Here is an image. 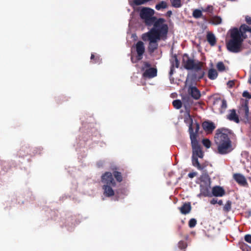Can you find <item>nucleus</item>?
I'll return each instance as SVG.
<instances>
[{
  "label": "nucleus",
  "mask_w": 251,
  "mask_h": 251,
  "mask_svg": "<svg viewBox=\"0 0 251 251\" xmlns=\"http://www.w3.org/2000/svg\"><path fill=\"white\" fill-rule=\"evenodd\" d=\"M217 203L220 205L223 204V201L222 200H220L219 201H217Z\"/></svg>",
  "instance_id": "39"
},
{
  "label": "nucleus",
  "mask_w": 251,
  "mask_h": 251,
  "mask_svg": "<svg viewBox=\"0 0 251 251\" xmlns=\"http://www.w3.org/2000/svg\"><path fill=\"white\" fill-rule=\"evenodd\" d=\"M215 142L220 154H226L233 150L231 141L224 130H218L215 137Z\"/></svg>",
  "instance_id": "3"
},
{
  "label": "nucleus",
  "mask_w": 251,
  "mask_h": 251,
  "mask_svg": "<svg viewBox=\"0 0 251 251\" xmlns=\"http://www.w3.org/2000/svg\"><path fill=\"white\" fill-rule=\"evenodd\" d=\"M197 221L194 219H192L189 221V225L191 227H193L195 226Z\"/></svg>",
  "instance_id": "31"
},
{
  "label": "nucleus",
  "mask_w": 251,
  "mask_h": 251,
  "mask_svg": "<svg viewBox=\"0 0 251 251\" xmlns=\"http://www.w3.org/2000/svg\"><path fill=\"white\" fill-rule=\"evenodd\" d=\"M135 48L138 55L137 57V59L141 60L142 58L143 54L145 52V47L143 43L141 41L138 42Z\"/></svg>",
  "instance_id": "10"
},
{
  "label": "nucleus",
  "mask_w": 251,
  "mask_h": 251,
  "mask_svg": "<svg viewBox=\"0 0 251 251\" xmlns=\"http://www.w3.org/2000/svg\"><path fill=\"white\" fill-rule=\"evenodd\" d=\"M197 134L192 133L190 136V139L191 140V144L193 149L192 156L202 158L203 156V153L197 140Z\"/></svg>",
  "instance_id": "8"
},
{
  "label": "nucleus",
  "mask_w": 251,
  "mask_h": 251,
  "mask_svg": "<svg viewBox=\"0 0 251 251\" xmlns=\"http://www.w3.org/2000/svg\"><path fill=\"white\" fill-rule=\"evenodd\" d=\"M184 121L189 126L190 136L192 134H196L199 129V125L197 123H194L189 112L187 111L184 116Z\"/></svg>",
  "instance_id": "7"
},
{
  "label": "nucleus",
  "mask_w": 251,
  "mask_h": 251,
  "mask_svg": "<svg viewBox=\"0 0 251 251\" xmlns=\"http://www.w3.org/2000/svg\"><path fill=\"white\" fill-rule=\"evenodd\" d=\"M181 244H183V245H182V247L185 248V247H186V245H185V244L184 243H179V245H180Z\"/></svg>",
  "instance_id": "41"
},
{
  "label": "nucleus",
  "mask_w": 251,
  "mask_h": 251,
  "mask_svg": "<svg viewBox=\"0 0 251 251\" xmlns=\"http://www.w3.org/2000/svg\"><path fill=\"white\" fill-rule=\"evenodd\" d=\"M202 143L203 145L207 148H210L211 146L210 141L207 139H204L202 140Z\"/></svg>",
  "instance_id": "29"
},
{
  "label": "nucleus",
  "mask_w": 251,
  "mask_h": 251,
  "mask_svg": "<svg viewBox=\"0 0 251 251\" xmlns=\"http://www.w3.org/2000/svg\"><path fill=\"white\" fill-rule=\"evenodd\" d=\"M235 180L241 185H245L246 183V180L245 177L241 174H235L234 175Z\"/></svg>",
  "instance_id": "15"
},
{
  "label": "nucleus",
  "mask_w": 251,
  "mask_h": 251,
  "mask_svg": "<svg viewBox=\"0 0 251 251\" xmlns=\"http://www.w3.org/2000/svg\"><path fill=\"white\" fill-rule=\"evenodd\" d=\"M226 101L225 100H222V104H221V113L223 112V111L226 109Z\"/></svg>",
  "instance_id": "30"
},
{
  "label": "nucleus",
  "mask_w": 251,
  "mask_h": 251,
  "mask_svg": "<svg viewBox=\"0 0 251 251\" xmlns=\"http://www.w3.org/2000/svg\"><path fill=\"white\" fill-rule=\"evenodd\" d=\"M141 69L143 71V76L145 78H151L157 75V69L151 67L150 64L147 62L143 63Z\"/></svg>",
  "instance_id": "6"
},
{
  "label": "nucleus",
  "mask_w": 251,
  "mask_h": 251,
  "mask_svg": "<svg viewBox=\"0 0 251 251\" xmlns=\"http://www.w3.org/2000/svg\"><path fill=\"white\" fill-rule=\"evenodd\" d=\"M181 213L183 214H186L190 212L191 209V206L189 203H184L180 208Z\"/></svg>",
  "instance_id": "16"
},
{
  "label": "nucleus",
  "mask_w": 251,
  "mask_h": 251,
  "mask_svg": "<svg viewBox=\"0 0 251 251\" xmlns=\"http://www.w3.org/2000/svg\"><path fill=\"white\" fill-rule=\"evenodd\" d=\"M231 208V202L230 201H227L224 206V209L228 211L230 210Z\"/></svg>",
  "instance_id": "32"
},
{
  "label": "nucleus",
  "mask_w": 251,
  "mask_h": 251,
  "mask_svg": "<svg viewBox=\"0 0 251 251\" xmlns=\"http://www.w3.org/2000/svg\"><path fill=\"white\" fill-rule=\"evenodd\" d=\"M154 11L150 8H142L140 12L141 18L148 25L154 24L153 27L148 32L142 35L145 41L149 42V50L153 51L158 46L157 42L165 37L168 32V25L163 19L156 20L154 17Z\"/></svg>",
  "instance_id": "1"
},
{
  "label": "nucleus",
  "mask_w": 251,
  "mask_h": 251,
  "mask_svg": "<svg viewBox=\"0 0 251 251\" xmlns=\"http://www.w3.org/2000/svg\"><path fill=\"white\" fill-rule=\"evenodd\" d=\"M173 6L176 7H180L181 5L180 0H170Z\"/></svg>",
  "instance_id": "27"
},
{
  "label": "nucleus",
  "mask_w": 251,
  "mask_h": 251,
  "mask_svg": "<svg viewBox=\"0 0 251 251\" xmlns=\"http://www.w3.org/2000/svg\"><path fill=\"white\" fill-rule=\"evenodd\" d=\"M212 6H209L207 7V9L205 10V11H208V12H211L212 10Z\"/></svg>",
  "instance_id": "38"
},
{
  "label": "nucleus",
  "mask_w": 251,
  "mask_h": 251,
  "mask_svg": "<svg viewBox=\"0 0 251 251\" xmlns=\"http://www.w3.org/2000/svg\"><path fill=\"white\" fill-rule=\"evenodd\" d=\"M193 16L195 18H199L201 16V11L198 9H196L193 13Z\"/></svg>",
  "instance_id": "28"
},
{
  "label": "nucleus",
  "mask_w": 251,
  "mask_h": 251,
  "mask_svg": "<svg viewBox=\"0 0 251 251\" xmlns=\"http://www.w3.org/2000/svg\"><path fill=\"white\" fill-rule=\"evenodd\" d=\"M245 240L246 242L251 244V235H246L245 236Z\"/></svg>",
  "instance_id": "34"
},
{
  "label": "nucleus",
  "mask_w": 251,
  "mask_h": 251,
  "mask_svg": "<svg viewBox=\"0 0 251 251\" xmlns=\"http://www.w3.org/2000/svg\"><path fill=\"white\" fill-rule=\"evenodd\" d=\"M202 127L203 129L207 132H211L215 128L214 124L209 122H204L203 123Z\"/></svg>",
  "instance_id": "13"
},
{
  "label": "nucleus",
  "mask_w": 251,
  "mask_h": 251,
  "mask_svg": "<svg viewBox=\"0 0 251 251\" xmlns=\"http://www.w3.org/2000/svg\"><path fill=\"white\" fill-rule=\"evenodd\" d=\"M227 117L229 120L233 121L236 123H238L239 122V118L234 110H231L230 111V113Z\"/></svg>",
  "instance_id": "17"
},
{
  "label": "nucleus",
  "mask_w": 251,
  "mask_h": 251,
  "mask_svg": "<svg viewBox=\"0 0 251 251\" xmlns=\"http://www.w3.org/2000/svg\"><path fill=\"white\" fill-rule=\"evenodd\" d=\"M233 83V82H229L228 84L231 87V86H232Z\"/></svg>",
  "instance_id": "40"
},
{
  "label": "nucleus",
  "mask_w": 251,
  "mask_h": 251,
  "mask_svg": "<svg viewBox=\"0 0 251 251\" xmlns=\"http://www.w3.org/2000/svg\"><path fill=\"white\" fill-rule=\"evenodd\" d=\"M94 58V54H92L91 56V59H93Z\"/></svg>",
  "instance_id": "42"
},
{
  "label": "nucleus",
  "mask_w": 251,
  "mask_h": 251,
  "mask_svg": "<svg viewBox=\"0 0 251 251\" xmlns=\"http://www.w3.org/2000/svg\"><path fill=\"white\" fill-rule=\"evenodd\" d=\"M131 61H132V62H135V61H134V59H133V56H132V57H131Z\"/></svg>",
  "instance_id": "43"
},
{
  "label": "nucleus",
  "mask_w": 251,
  "mask_h": 251,
  "mask_svg": "<svg viewBox=\"0 0 251 251\" xmlns=\"http://www.w3.org/2000/svg\"><path fill=\"white\" fill-rule=\"evenodd\" d=\"M217 68L220 72H223L226 70V67L222 62H219L217 64Z\"/></svg>",
  "instance_id": "23"
},
{
  "label": "nucleus",
  "mask_w": 251,
  "mask_h": 251,
  "mask_svg": "<svg viewBox=\"0 0 251 251\" xmlns=\"http://www.w3.org/2000/svg\"><path fill=\"white\" fill-rule=\"evenodd\" d=\"M207 40L211 46H213L216 43V38L213 34L211 32H208L207 34Z\"/></svg>",
  "instance_id": "18"
},
{
  "label": "nucleus",
  "mask_w": 251,
  "mask_h": 251,
  "mask_svg": "<svg viewBox=\"0 0 251 251\" xmlns=\"http://www.w3.org/2000/svg\"><path fill=\"white\" fill-rule=\"evenodd\" d=\"M246 21L247 23H248L249 24H251V18L248 16H247L246 17Z\"/></svg>",
  "instance_id": "35"
},
{
  "label": "nucleus",
  "mask_w": 251,
  "mask_h": 251,
  "mask_svg": "<svg viewBox=\"0 0 251 251\" xmlns=\"http://www.w3.org/2000/svg\"><path fill=\"white\" fill-rule=\"evenodd\" d=\"M196 176V173H189L188 174V176L190 178H193V177H194Z\"/></svg>",
  "instance_id": "36"
},
{
  "label": "nucleus",
  "mask_w": 251,
  "mask_h": 251,
  "mask_svg": "<svg viewBox=\"0 0 251 251\" xmlns=\"http://www.w3.org/2000/svg\"><path fill=\"white\" fill-rule=\"evenodd\" d=\"M239 113L241 115H243L247 119L248 118L249 114V109L247 105V102L243 105L239 109Z\"/></svg>",
  "instance_id": "12"
},
{
  "label": "nucleus",
  "mask_w": 251,
  "mask_h": 251,
  "mask_svg": "<svg viewBox=\"0 0 251 251\" xmlns=\"http://www.w3.org/2000/svg\"><path fill=\"white\" fill-rule=\"evenodd\" d=\"M243 96L244 97H245V98H247L249 99H251V95L250 94V93L246 91H244L243 93Z\"/></svg>",
  "instance_id": "33"
},
{
  "label": "nucleus",
  "mask_w": 251,
  "mask_h": 251,
  "mask_svg": "<svg viewBox=\"0 0 251 251\" xmlns=\"http://www.w3.org/2000/svg\"><path fill=\"white\" fill-rule=\"evenodd\" d=\"M183 62L184 67L187 69L193 70L194 71H198L202 67L203 64L199 61H194L189 59L187 55H184L183 56Z\"/></svg>",
  "instance_id": "5"
},
{
  "label": "nucleus",
  "mask_w": 251,
  "mask_h": 251,
  "mask_svg": "<svg viewBox=\"0 0 251 251\" xmlns=\"http://www.w3.org/2000/svg\"><path fill=\"white\" fill-rule=\"evenodd\" d=\"M189 93L192 97L195 99H198L201 96L200 92L195 87H191L189 89Z\"/></svg>",
  "instance_id": "14"
},
{
  "label": "nucleus",
  "mask_w": 251,
  "mask_h": 251,
  "mask_svg": "<svg viewBox=\"0 0 251 251\" xmlns=\"http://www.w3.org/2000/svg\"><path fill=\"white\" fill-rule=\"evenodd\" d=\"M174 106L176 109H179L182 106V102L180 100H175L173 102Z\"/></svg>",
  "instance_id": "24"
},
{
  "label": "nucleus",
  "mask_w": 251,
  "mask_h": 251,
  "mask_svg": "<svg viewBox=\"0 0 251 251\" xmlns=\"http://www.w3.org/2000/svg\"><path fill=\"white\" fill-rule=\"evenodd\" d=\"M208 77L211 79H215L218 76L217 71L214 69H211L208 72Z\"/></svg>",
  "instance_id": "20"
},
{
  "label": "nucleus",
  "mask_w": 251,
  "mask_h": 251,
  "mask_svg": "<svg viewBox=\"0 0 251 251\" xmlns=\"http://www.w3.org/2000/svg\"><path fill=\"white\" fill-rule=\"evenodd\" d=\"M114 176L118 181L121 182L123 178L120 172H114Z\"/></svg>",
  "instance_id": "25"
},
{
  "label": "nucleus",
  "mask_w": 251,
  "mask_h": 251,
  "mask_svg": "<svg viewBox=\"0 0 251 251\" xmlns=\"http://www.w3.org/2000/svg\"><path fill=\"white\" fill-rule=\"evenodd\" d=\"M167 3L165 1H161L158 4H157L155 6V8L157 10H159L161 9L165 8L167 7Z\"/></svg>",
  "instance_id": "22"
},
{
  "label": "nucleus",
  "mask_w": 251,
  "mask_h": 251,
  "mask_svg": "<svg viewBox=\"0 0 251 251\" xmlns=\"http://www.w3.org/2000/svg\"><path fill=\"white\" fill-rule=\"evenodd\" d=\"M213 195L215 197H223L225 194V191L221 186H214L212 190Z\"/></svg>",
  "instance_id": "11"
},
{
  "label": "nucleus",
  "mask_w": 251,
  "mask_h": 251,
  "mask_svg": "<svg viewBox=\"0 0 251 251\" xmlns=\"http://www.w3.org/2000/svg\"><path fill=\"white\" fill-rule=\"evenodd\" d=\"M198 157L192 156L193 165L199 169H201V167L198 160Z\"/></svg>",
  "instance_id": "21"
},
{
  "label": "nucleus",
  "mask_w": 251,
  "mask_h": 251,
  "mask_svg": "<svg viewBox=\"0 0 251 251\" xmlns=\"http://www.w3.org/2000/svg\"><path fill=\"white\" fill-rule=\"evenodd\" d=\"M246 32L251 35V28L245 25H241L239 30L237 28L231 30V39L227 43V49L234 52L239 51L243 40L248 36L245 35Z\"/></svg>",
  "instance_id": "2"
},
{
  "label": "nucleus",
  "mask_w": 251,
  "mask_h": 251,
  "mask_svg": "<svg viewBox=\"0 0 251 251\" xmlns=\"http://www.w3.org/2000/svg\"><path fill=\"white\" fill-rule=\"evenodd\" d=\"M174 59L175 60V63H173V64L172 65L173 66L171 68V71L170 73L171 75L173 74V68L174 67V66L175 65L176 68H178V66H179L178 61L176 56L174 57Z\"/></svg>",
  "instance_id": "26"
},
{
  "label": "nucleus",
  "mask_w": 251,
  "mask_h": 251,
  "mask_svg": "<svg viewBox=\"0 0 251 251\" xmlns=\"http://www.w3.org/2000/svg\"><path fill=\"white\" fill-rule=\"evenodd\" d=\"M222 21L221 18L219 16H213L210 19V23L215 25L220 24Z\"/></svg>",
  "instance_id": "19"
},
{
  "label": "nucleus",
  "mask_w": 251,
  "mask_h": 251,
  "mask_svg": "<svg viewBox=\"0 0 251 251\" xmlns=\"http://www.w3.org/2000/svg\"><path fill=\"white\" fill-rule=\"evenodd\" d=\"M210 203L212 204H215V203H217V200L216 199H213L211 201Z\"/></svg>",
  "instance_id": "37"
},
{
  "label": "nucleus",
  "mask_w": 251,
  "mask_h": 251,
  "mask_svg": "<svg viewBox=\"0 0 251 251\" xmlns=\"http://www.w3.org/2000/svg\"><path fill=\"white\" fill-rule=\"evenodd\" d=\"M210 179L207 174H203L201 177V190L205 189L208 190L210 186Z\"/></svg>",
  "instance_id": "9"
},
{
  "label": "nucleus",
  "mask_w": 251,
  "mask_h": 251,
  "mask_svg": "<svg viewBox=\"0 0 251 251\" xmlns=\"http://www.w3.org/2000/svg\"><path fill=\"white\" fill-rule=\"evenodd\" d=\"M101 182L103 184V194L107 197H111L114 195L113 187L115 182L112 175L110 172H106L101 176Z\"/></svg>",
  "instance_id": "4"
}]
</instances>
